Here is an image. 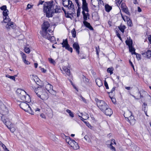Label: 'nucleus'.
Wrapping results in <instances>:
<instances>
[{
	"label": "nucleus",
	"instance_id": "1",
	"mask_svg": "<svg viewBox=\"0 0 151 151\" xmlns=\"http://www.w3.org/2000/svg\"><path fill=\"white\" fill-rule=\"evenodd\" d=\"M54 2L53 1L47 2L46 6H44L43 11L46 14V16L48 18L52 17L53 16V14L54 13H60L61 10L60 7L56 5L55 9L54 12L53 9L55 5L53 4Z\"/></svg>",
	"mask_w": 151,
	"mask_h": 151
},
{
	"label": "nucleus",
	"instance_id": "2",
	"mask_svg": "<svg viewBox=\"0 0 151 151\" xmlns=\"http://www.w3.org/2000/svg\"><path fill=\"white\" fill-rule=\"evenodd\" d=\"M95 100L97 106L101 111H104L108 108V106L104 101L99 100L97 98H95Z\"/></svg>",
	"mask_w": 151,
	"mask_h": 151
},
{
	"label": "nucleus",
	"instance_id": "3",
	"mask_svg": "<svg viewBox=\"0 0 151 151\" xmlns=\"http://www.w3.org/2000/svg\"><path fill=\"white\" fill-rule=\"evenodd\" d=\"M19 105L20 108L25 111L28 112L31 114H34V112L32 109L27 103L22 101Z\"/></svg>",
	"mask_w": 151,
	"mask_h": 151
},
{
	"label": "nucleus",
	"instance_id": "4",
	"mask_svg": "<svg viewBox=\"0 0 151 151\" xmlns=\"http://www.w3.org/2000/svg\"><path fill=\"white\" fill-rule=\"evenodd\" d=\"M50 26V24L47 21H44L43 24L42 26V30L40 31V33L41 35H45L46 34L47 31H49L50 32V30L49 29L47 30L48 28Z\"/></svg>",
	"mask_w": 151,
	"mask_h": 151
},
{
	"label": "nucleus",
	"instance_id": "5",
	"mask_svg": "<svg viewBox=\"0 0 151 151\" xmlns=\"http://www.w3.org/2000/svg\"><path fill=\"white\" fill-rule=\"evenodd\" d=\"M63 4L64 7H68V9H71L72 11L74 12L75 8L74 5L71 1L68 0V1L63 0Z\"/></svg>",
	"mask_w": 151,
	"mask_h": 151
},
{
	"label": "nucleus",
	"instance_id": "6",
	"mask_svg": "<svg viewBox=\"0 0 151 151\" xmlns=\"http://www.w3.org/2000/svg\"><path fill=\"white\" fill-rule=\"evenodd\" d=\"M61 44L63 47H65L66 50L70 51L71 53L72 52L73 49L71 47H70L67 39H63L62 43H61Z\"/></svg>",
	"mask_w": 151,
	"mask_h": 151
},
{
	"label": "nucleus",
	"instance_id": "7",
	"mask_svg": "<svg viewBox=\"0 0 151 151\" xmlns=\"http://www.w3.org/2000/svg\"><path fill=\"white\" fill-rule=\"evenodd\" d=\"M39 86L37 88H35V93L37 96L40 97L41 94L42 93V91L43 90V89L42 88V86L41 85H40L36 83Z\"/></svg>",
	"mask_w": 151,
	"mask_h": 151
},
{
	"label": "nucleus",
	"instance_id": "8",
	"mask_svg": "<svg viewBox=\"0 0 151 151\" xmlns=\"http://www.w3.org/2000/svg\"><path fill=\"white\" fill-rule=\"evenodd\" d=\"M129 112L130 113V116L129 117H126L125 116H124L126 120L129 122L130 124L133 125L136 123V120L134 119V116L132 115V114L131 112L129 111Z\"/></svg>",
	"mask_w": 151,
	"mask_h": 151
},
{
	"label": "nucleus",
	"instance_id": "9",
	"mask_svg": "<svg viewBox=\"0 0 151 151\" xmlns=\"http://www.w3.org/2000/svg\"><path fill=\"white\" fill-rule=\"evenodd\" d=\"M8 12L9 11L8 10L3 11V14L4 16V21L5 23L10 22L11 21V19L9 18L8 16Z\"/></svg>",
	"mask_w": 151,
	"mask_h": 151
},
{
	"label": "nucleus",
	"instance_id": "10",
	"mask_svg": "<svg viewBox=\"0 0 151 151\" xmlns=\"http://www.w3.org/2000/svg\"><path fill=\"white\" fill-rule=\"evenodd\" d=\"M40 98L43 100L47 99L48 98V94L45 89H44L42 91V93Z\"/></svg>",
	"mask_w": 151,
	"mask_h": 151
},
{
	"label": "nucleus",
	"instance_id": "11",
	"mask_svg": "<svg viewBox=\"0 0 151 151\" xmlns=\"http://www.w3.org/2000/svg\"><path fill=\"white\" fill-rule=\"evenodd\" d=\"M73 49L76 50V52L78 54L80 53V47L78 44L77 42H75L73 45Z\"/></svg>",
	"mask_w": 151,
	"mask_h": 151
},
{
	"label": "nucleus",
	"instance_id": "12",
	"mask_svg": "<svg viewBox=\"0 0 151 151\" xmlns=\"http://www.w3.org/2000/svg\"><path fill=\"white\" fill-rule=\"evenodd\" d=\"M106 115L110 116L113 113V111L111 109L109 108V106L105 110L103 111Z\"/></svg>",
	"mask_w": 151,
	"mask_h": 151
},
{
	"label": "nucleus",
	"instance_id": "13",
	"mask_svg": "<svg viewBox=\"0 0 151 151\" xmlns=\"http://www.w3.org/2000/svg\"><path fill=\"white\" fill-rule=\"evenodd\" d=\"M142 54L144 57L149 58L151 57V51L148 50L146 52L142 53Z\"/></svg>",
	"mask_w": 151,
	"mask_h": 151
},
{
	"label": "nucleus",
	"instance_id": "14",
	"mask_svg": "<svg viewBox=\"0 0 151 151\" xmlns=\"http://www.w3.org/2000/svg\"><path fill=\"white\" fill-rule=\"evenodd\" d=\"M8 24L6 26V27L8 29H9L11 27L12 29L15 28L16 26L14 25V23L13 22H8Z\"/></svg>",
	"mask_w": 151,
	"mask_h": 151
},
{
	"label": "nucleus",
	"instance_id": "15",
	"mask_svg": "<svg viewBox=\"0 0 151 151\" xmlns=\"http://www.w3.org/2000/svg\"><path fill=\"white\" fill-rule=\"evenodd\" d=\"M83 23L84 26L87 28H88L91 30H93V29L91 26L90 24L86 21H83Z\"/></svg>",
	"mask_w": 151,
	"mask_h": 151
},
{
	"label": "nucleus",
	"instance_id": "16",
	"mask_svg": "<svg viewBox=\"0 0 151 151\" xmlns=\"http://www.w3.org/2000/svg\"><path fill=\"white\" fill-rule=\"evenodd\" d=\"M82 13L83 15V18L84 21H86L88 20V19H89V17L90 16V14H89L88 12L87 13H86L85 12L82 11Z\"/></svg>",
	"mask_w": 151,
	"mask_h": 151
},
{
	"label": "nucleus",
	"instance_id": "17",
	"mask_svg": "<svg viewBox=\"0 0 151 151\" xmlns=\"http://www.w3.org/2000/svg\"><path fill=\"white\" fill-rule=\"evenodd\" d=\"M125 42L126 45L128 46L129 47H131L133 46V42L132 40L131 39L129 38L128 40H127L125 41Z\"/></svg>",
	"mask_w": 151,
	"mask_h": 151
},
{
	"label": "nucleus",
	"instance_id": "18",
	"mask_svg": "<svg viewBox=\"0 0 151 151\" xmlns=\"http://www.w3.org/2000/svg\"><path fill=\"white\" fill-rule=\"evenodd\" d=\"M96 82L97 86L100 87L103 85L102 81L100 79L97 78L96 79Z\"/></svg>",
	"mask_w": 151,
	"mask_h": 151
},
{
	"label": "nucleus",
	"instance_id": "19",
	"mask_svg": "<svg viewBox=\"0 0 151 151\" xmlns=\"http://www.w3.org/2000/svg\"><path fill=\"white\" fill-rule=\"evenodd\" d=\"M118 27L120 31L122 33H124V29L126 28V26L124 25L121 24Z\"/></svg>",
	"mask_w": 151,
	"mask_h": 151
},
{
	"label": "nucleus",
	"instance_id": "20",
	"mask_svg": "<svg viewBox=\"0 0 151 151\" xmlns=\"http://www.w3.org/2000/svg\"><path fill=\"white\" fill-rule=\"evenodd\" d=\"M71 147H72L74 150H77L79 148V147L77 143L75 141L74 142L73 145H71Z\"/></svg>",
	"mask_w": 151,
	"mask_h": 151
},
{
	"label": "nucleus",
	"instance_id": "21",
	"mask_svg": "<svg viewBox=\"0 0 151 151\" xmlns=\"http://www.w3.org/2000/svg\"><path fill=\"white\" fill-rule=\"evenodd\" d=\"M105 11L107 12H109L111 9L112 7L109 4H106L105 6Z\"/></svg>",
	"mask_w": 151,
	"mask_h": 151
},
{
	"label": "nucleus",
	"instance_id": "22",
	"mask_svg": "<svg viewBox=\"0 0 151 151\" xmlns=\"http://www.w3.org/2000/svg\"><path fill=\"white\" fill-rule=\"evenodd\" d=\"M16 93L18 96L21 93L22 94L24 93V91L21 89H18L16 91Z\"/></svg>",
	"mask_w": 151,
	"mask_h": 151
},
{
	"label": "nucleus",
	"instance_id": "23",
	"mask_svg": "<svg viewBox=\"0 0 151 151\" xmlns=\"http://www.w3.org/2000/svg\"><path fill=\"white\" fill-rule=\"evenodd\" d=\"M63 70L66 73V74L67 75L69 76H70V75L71 74V73L70 72V70L68 68L66 67H64L63 68Z\"/></svg>",
	"mask_w": 151,
	"mask_h": 151
},
{
	"label": "nucleus",
	"instance_id": "24",
	"mask_svg": "<svg viewBox=\"0 0 151 151\" xmlns=\"http://www.w3.org/2000/svg\"><path fill=\"white\" fill-rule=\"evenodd\" d=\"M45 88L47 91H49L52 88V86L50 84L48 83L45 86Z\"/></svg>",
	"mask_w": 151,
	"mask_h": 151
},
{
	"label": "nucleus",
	"instance_id": "25",
	"mask_svg": "<svg viewBox=\"0 0 151 151\" xmlns=\"http://www.w3.org/2000/svg\"><path fill=\"white\" fill-rule=\"evenodd\" d=\"M129 47V50L130 52H131L132 54H134V52H135V49L133 47V46Z\"/></svg>",
	"mask_w": 151,
	"mask_h": 151
},
{
	"label": "nucleus",
	"instance_id": "26",
	"mask_svg": "<svg viewBox=\"0 0 151 151\" xmlns=\"http://www.w3.org/2000/svg\"><path fill=\"white\" fill-rule=\"evenodd\" d=\"M47 32L48 31L46 32L47 33L45 35H41L43 37H45V38L49 40L50 38V37H51V36H50V35L49 33H48Z\"/></svg>",
	"mask_w": 151,
	"mask_h": 151
},
{
	"label": "nucleus",
	"instance_id": "27",
	"mask_svg": "<svg viewBox=\"0 0 151 151\" xmlns=\"http://www.w3.org/2000/svg\"><path fill=\"white\" fill-rule=\"evenodd\" d=\"M126 17L127 19V22L128 25L129 26L131 27L132 26V22L131 20L129 19V18L127 16H126Z\"/></svg>",
	"mask_w": 151,
	"mask_h": 151
},
{
	"label": "nucleus",
	"instance_id": "28",
	"mask_svg": "<svg viewBox=\"0 0 151 151\" xmlns=\"http://www.w3.org/2000/svg\"><path fill=\"white\" fill-rule=\"evenodd\" d=\"M66 111L69 114V115L70 117L72 118L74 117V115L71 110L68 109L66 110Z\"/></svg>",
	"mask_w": 151,
	"mask_h": 151
},
{
	"label": "nucleus",
	"instance_id": "29",
	"mask_svg": "<svg viewBox=\"0 0 151 151\" xmlns=\"http://www.w3.org/2000/svg\"><path fill=\"white\" fill-rule=\"evenodd\" d=\"M134 55H136V58L138 60H140L141 59V55L140 54L134 52Z\"/></svg>",
	"mask_w": 151,
	"mask_h": 151
},
{
	"label": "nucleus",
	"instance_id": "30",
	"mask_svg": "<svg viewBox=\"0 0 151 151\" xmlns=\"http://www.w3.org/2000/svg\"><path fill=\"white\" fill-rule=\"evenodd\" d=\"M71 33L72 34V37L74 38H75L76 36V32L75 29L74 28H73L72 30Z\"/></svg>",
	"mask_w": 151,
	"mask_h": 151
},
{
	"label": "nucleus",
	"instance_id": "31",
	"mask_svg": "<svg viewBox=\"0 0 151 151\" xmlns=\"http://www.w3.org/2000/svg\"><path fill=\"white\" fill-rule=\"evenodd\" d=\"M6 77L7 78H8L11 79L15 81V77L14 76H10L8 74H7L6 75Z\"/></svg>",
	"mask_w": 151,
	"mask_h": 151
},
{
	"label": "nucleus",
	"instance_id": "32",
	"mask_svg": "<svg viewBox=\"0 0 151 151\" xmlns=\"http://www.w3.org/2000/svg\"><path fill=\"white\" fill-rule=\"evenodd\" d=\"M82 9H83L82 11L85 12L86 11L87 12H89V10L88 6L82 7Z\"/></svg>",
	"mask_w": 151,
	"mask_h": 151
},
{
	"label": "nucleus",
	"instance_id": "33",
	"mask_svg": "<svg viewBox=\"0 0 151 151\" xmlns=\"http://www.w3.org/2000/svg\"><path fill=\"white\" fill-rule=\"evenodd\" d=\"M113 68H109L107 69V71L108 73H110V75H111L113 73Z\"/></svg>",
	"mask_w": 151,
	"mask_h": 151
},
{
	"label": "nucleus",
	"instance_id": "34",
	"mask_svg": "<svg viewBox=\"0 0 151 151\" xmlns=\"http://www.w3.org/2000/svg\"><path fill=\"white\" fill-rule=\"evenodd\" d=\"M82 7L88 6V4L87 3L86 0H82Z\"/></svg>",
	"mask_w": 151,
	"mask_h": 151
},
{
	"label": "nucleus",
	"instance_id": "35",
	"mask_svg": "<svg viewBox=\"0 0 151 151\" xmlns=\"http://www.w3.org/2000/svg\"><path fill=\"white\" fill-rule=\"evenodd\" d=\"M121 10H122L123 12L126 13L127 14L129 13V12L128 11L127 8L126 6V7L123 8Z\"/></svg>",
	"mask_w": 151,
	"mask_h": 151
},
{
	"label": "nucleus",
	"instance_id": "36",
	"mask_svg": "<svg viewBox=\"0 0 151 151\" xmlns=\"http://www.w3.org/2000/svg\"><path fill=\"white\" fill-rule=\"evenodd\" d=\"M21 54L22 55V58L23 60H25L26 58V55L23 52H21Z\"/></svg>",
	"mask_w": 151,
	"mask_h": 151
},
{
	"label": "nucleus",
	"instance_id": "37",
	"mask_svg": "<svg viewBox=\"0 0 151 151\" xmlns=\"http://www.w3.org/2000/svg\"><path fill=\"white\" fill-rule=\"evenodd\" d=\"M80 11H81V9L80 8H78L77 10V17H79L80 14Z\"/></svg>",
	"mask_w": 151,
	"mask_h": 151
},
{
	"label": "nucleus",
	"instance_id": "38",
	"mask_svg": "<svg viewBox=\"0 0 151 151\" xmlns=\"http://www.w3.org/2000/svg\"><path fill=\"white\" fill-rule=\"evenodd\" d=\"M26 94H24L22 96L21 98H20L22 100L24 101H26Z\"/></svg>",
	"mask_w": 151,
	"mask_h": 151
},
{
	"label": "nucleus",
	"instance_id": "39",
	"mask_svg": "<svg viewBox=\"0 0 151 151\" xmlns=\"http://www.w3.org/2000/svg\"><path fill=\"white\" fill-rule=\"evenodd\" d=\"M0 9L1 10H3V11H4L5 10H7L8 9H6V5H4L0 7Z\"/></svg>",
	"mask_w": 151,
	"mask_h": 151
},
{
	"label": "nucleus",
	"instance_id": "40",
	"mask_svg": "<svg viewBox=\"0 0 151 151\" xmlns=\"http://www.w3.org/2000/svg\"><path fill=\"white\" fill-rule=\"evenodd\" d=\"M10 129V131L12 132H14L15 130V129L14 127H8Z\"/></svg>",
	"mask_w": 151,
	"mask_h": 151
},
{
	"label": "nucleus",
	"instance_id": "41",
	"mask_svg": "<svg viewBox=\"0 0 151 151\" xmlns=\"http://www.w3.org/2000/svg\"><path fill=\"white\" fill-rule=\"evenodd\" d=\"M25 52L27 53H29L30 52L29 49L28 47H25L24 48Z\"/></svg>",
	"mask_w": 151,
	"mask_h": 151
},
{
	"label": "nucleus",
	"instance_id": "42",
	"mask_svg": "<svg viewBox=\"0 0 151 151\" xmlns=\"http://www.w3.org/2000/svg\"><path fill=\"white\" fill-rule=\"evenodd\" d=\"M147 106V104L145 103H144L142 106V110L145 111L146 109V108Z\"/></svg>",
	"mask_w": 151,
	"mask_h": 151
},
{
	"label": "nucleus",
	"instance_id": "43",
	"mask_svg": "<svg viewBox=\"0 0 151 151\" xmlns=\"http://www.w3.org/2000/svg\"><path fill=\"white\" fill-rule=\"evenodd\" d=\"M110 148L111 150H112L113 151H115L116 149L115 148L113 147L111 144L110 145Z\"/></svg>",
	"mask_w": 151,
	"mask_h": 151
},
{
	"label": "nucleus",
	"instance_id": "44",
	"mask_svg": "<svg viewBox=\"0 0 151 151\" xmlns=\"http://www.w3.org/2000/svg\"><path fill=\"white\" fill-rule=\"evenodd\" d=\"M74 142L75 141L74 140L71 139L70 140L68 144L70 145V146L71 145H73V144Z\"/></svg>",
	"mask_w": 151,
	"mask_h": 151
},
{
	"label": "nucleus",
	"instance_id": "45",
	"mask_svg": "<svg viewBox=\"0 0 151 151\" xmlns=\"http://www.w3.org/2000/svg\"><path fill=\"white\" fill-rule=\"evenodd\" d=\"M80 98L82 99V100L84 103H86V101L85 99L83 98L81 95L80 96Z\"/></svg>",
	"mask_w": 151,
	"mask_h": 151
},
{
	"label": "nucleus",
	"instance_id": "46",
	"mask_svg": "<svg viewBox=\"0 0 151 151\" xmlns=\"http://www.w3.org/2000/svg\"><path fill=\"white\" fill-rule=\"evenodd\" d=\"M104 86L106 89H108L109 87L108 86V83L106 81H104Z\"/></svg>",
	"mask_w": 151,
	"mask_h": 151
},
{
	"label": "nucleus",
	"instance_id": "47",
	"mask_svg": "<svg viewBox=\"0 0 151 151\" xmlns=\"http://www.w3.org/2000/svg\"><path fill=\"white\" fill-rule=\"evenodd\" d=\"M49 40L50 41L52 42L54 41L55 40V38L54 36H51Z\"/></svg>",
	"mask_w": 151,
	"mask_h": 151
},
{
	"label": "nucleus",
	"instance_id": "48",
	"mask_svg": "<svg viewBox=\"0 0 151 151\" xmlns=\"http://www.w3.org/2000/svg\"><path fill=\"white\" fill-rule=\"evenodd\" d=\"M126 5L124 3H122L121 6V9L124 8L126 7Z\"/></svg>",
	"mask_w": 151,
	"mask_h": 151
},
{
	"label": "nucleus",
	"instance_id": "49",
	"mask_svg": "<svg viewBox=\"0 0 151 151\" xmlns=\"http://www.w3.org/2000/svg\"><path fill=\"white\" fill-rule=\"evenodd\" d=\"M79 116V117H80V119L83 121V122L84 123H88V124L90 125V124L88 123V122H85V121L83 120V119H84L82 117H81V116H79V115H78Z\"/></svg>",
	"mask_w": 151,
	"mask_h": 151
},
{
	"label": "nucleus",
	"instance_id": "50",
	"mask_svg": "<svg viewBox=\"0 0 151 151\" xmlns=\"http://www.w3.org/2000/svg\"><path fill=\"white\" fill-rule=\"evenodd\" d=\"M23 60L25 64H26L27 65H29L30 63V62L29 61L26 60V59H25V60Z\"/></svg>",
	"mask_w": 151,
	"mask_h": 151
},
{
	"label": "nucleus",
	"instance_id": "51",
	"mask_svg": "<svg viewBox=\"0 0 151 151\" xmlns=\"http://www.w3.org/2000/svg\"><path fill=\"white\" fill-rule=\"evenodd\" d=\"M71 139L69 137H67L66 139V141L68 144Z\"/></svg>",
	"mask_w": 151,
	"mask_h": 151
},
{
	"label": "nucleus",
	"instance_id": "52",
	"mask_svg": "<svg viewBox=\"0 0 151 151\" xmlns=\"http://www.w3.org/2000/svg\"><path fill=\"white\" fill-rule=\"evenodd\" d=\"M32 7V6L31 5L29 4H28L27 5V7L26 8V9H30Z\"/></svg>",
	"mask_w": 151,
	"mask_h": 151
},
{
	"label": "nucleus",
	"instance_id": "53",
	"mask_svg": "<svg viewBox=\"0 0 151 151\" xmlns=\"http://www.w3.org/2000/svg\"><path fill=\"white\" fill-rule=\"evenodd\" d=\"M1 119L2 120V121L3 122H4V123L6 125V126L7 127H8V125L7 124H6V122H7L6 121V120L5 119H4V120H3V119L2 118H1Z\"/></svg>",
	"mask_w": 151,
	"mask_h": 151
},
{
	"label": "nucleus",
	"instance_id": "54",
	"mask_svg": "<svg viewBox=\"0 0 151 151\" xmlns=\"http://www.w3.org/2000/svg\"><path fill=\"white\" fill-rule=\"evenodd\" d=\"M148 40L150 44H151V35H149L148 37Z\"/></svg>",
	"mask_w": 151,
	"mask_h": 151
},
{
	"label": "nucleus",
	"instance_id": "55",
	"mask_svg": "<svg viewBox=\"0 0 151 151\" xmlns=\"http://www.w3.org/2000/svg\"><path fill=\"white\" fill-rule=\"evenodd\" d=\"M49 61L51 63H54L55 62L54 60L52 58L49 59Z\"/></svg>",
	"mask_w": 151,
	"mask_h": 151
},
{
	"label": "nucleus",
	"instance_id": "56",
	"mask_svg": "<svg viewBox=\"0 0 151 151\" xmlns=\"http://www.w3.org/2000/svg\"><path fill=\"white\" fill-rule=\"evenodd\" d=\"M27 94V93L26 92L24 91V93H23V94H22V93H21V94H20V95H19L18 96L20 98H21V97H22V96L23 95H24V94Z\"/></svg>",
	"mask_w": 151,
	"mask_h": 151
},
{
	"label": "nucleus",
	"instance_id": "57",
	"mask_svg": "<svg viewBox=\"0 0 151 151\" xmlns=\"http://www.w3.org/2000/svg\"><path fill=\"white\" fill-rule=\"evenodd\" d=\"M44 2V1H43L41 0H40L39 3L37 4V5L39 6L40 4H43Z\"/></svg>",
	"mask_w": 151,
	"mask_h": 151
},
{
	"label": "nucleus",
	"instance_id": "58",
	"mask_svg": "<svg viewBox=\"0 0 151 151\" xmlns=\"http://www.w3.org/2000/svg\"><path fill=\"white\" fill-rule=\"evenodd\" d=\"M40 116L42 118L45 119V116L44 114H40Z\"/></svg>",
	"mask_w": 151,
	"mask_h": 151
},
{
	"label": "nucleus",
	"instance_id": "59",
	"mask_svg": "<svg viewBox=\"0 0 151 151\" xmlns=\"http://www.w3.org/2000/svg\"><path fill=\"white\" fill-rule=\"evenodd\" d=\"M73 14V13H67V15L66 16V17L67 18H71L70 17L69 15H72V14Z\"/></svg>",
	"mask_w": 151,
	"mask_h": 151
},
{
	"label": "nucleus",
	"instance_id": "60",
	"mask_svg": "<svg viewBox=\"0 0 151 151\" xmlns=\"http://www.w3.org/2000/svg\"><path fill=\"white\" fill-rule=\"evenodd\" d=\"M117 2V3L118 4H120L122 2V0H116Z\"/></svg>",
	"mask_w": 151,
	"mask_h": 151
},
{
	"label": "nucleus",
	"instance_id": "61",
	"mask_svg": "<svg viewBox=\"0 0 151 151\" xmlns=\"http://www.w3.org/2000/svg\"><path fill=\"white\" fill-rule=\"evenodd\" d=\"M116 87H114L112 89H111V93H112L116 89Z\"/></svg>",
	"mask_w": 151,
	"mask_h": 151
},
{
	"label": "nucleus",
	"instance_id": "62",
	"mask_svg": "<svg viewBox=\"0 0 151 151\" xmlns=\"http://www.w3.org/2000/svg\"><path fill=\"white\" fill-rule=\"evenodd\" d=\"M117 36L119 38L120 40L122 41V38L120 36V35L119 33H118L117 34Z\"/></svg>",
	"mask_w": 151,
	"mask_h": 151
},
{
	"label": "nucleus",
	"instance_id": "63",
	"mask_svg": "<svg viewBox=\"0 0 151 151\" xmlns=\"http://www.w3.org/2000/svg\"><path fill=\"white\" fill-rule=\"evenodd\" d=\"M111 100L112 101V102L114 103H115V102H116V99L115 98H111Z\"/></svg>",
	"mask_w": 151,
	"mask_h": 151
},
{
	"label": "nucleus",
	"instance_id": "64",
	"mask_svg": "<svg viewBox=\"0 0 151 151\" xmlns=\"http://www.w3.org/2000/svg\"><path fill=\"white\" fill-rule=\"evenodd\" d=\"M42 72L43 73H45L46 72V70H45L44 68H42L41 69Z\"/></svg>",
	"mask_w": 151,
	"mask_h": 151
}]
</instances>
